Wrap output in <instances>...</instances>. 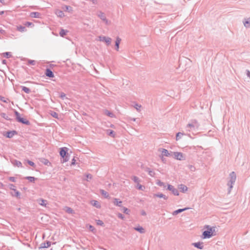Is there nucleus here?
<instances>
[{"label":"nucleus","instance_id":"obj_1","mask_svg":"<svg viewBox=\"0 0 250 250\" xmlns=\"http://www.w3.org/2000/svg\"><path fill=\"white\" fill-rule=\"evenodd\" d=\"M204 228L206 230H205L203 233V238L204 239L209 238L215 235V227L206 225L204 227Z\"/></svg>","mask_w":250,"mask_h":250},{"label":"nucleus","instance_id":"obj_2","mask_svg":"<svg viewBox=\"0 0 250 250\" xmlns=\"http://www.w3.org/2000/svg\"><path fill=\"white\" fill-rule=\"evenodd\" d=\"M15 114L16 116V119L19 122H21V123L26 124V125H28L29 124V122L28 121L26 120V119H24L23 118H21L20 116V114L18 111H15Z\"/></svg>","mask_w":250,"mask_h":250},{"label":"nucleus","instance_id":"obj_3","mask_svg":"<svg viewBox=\"0 0 250 250\" xmlns=\"http://www.w3.org/2000/svg\"><path fill=\"white\" fill-rule=\"evenodd\" d=\"M15 114L16 116V119L19 122H21V123L26 124V125H28L29 124V122L28 121L26 120V119H24L23 118H21L20 116V114L18 111H15Z\"/></svg>","mask_w":250,"mask_h":250},{"label":"nucleus","instance_id":"obj_4","mask_svg":"<svg viewBox=\"0 0 250 250\" xmlns=\"http://www.w3.org/2000/svg\"><path fill=\"white\" fill-rule=\"evenodd\" d=\"M67 148L66 147H62V148H61V150H60V155L64 158L63 159V163L64 162H66L68 161L67 159H66V158H64V157L66 155V153H67Z\"/></svg>","mask_w":250,"mask_h":250},{"label":"nucleus","instance_id":"obj_5","mask_svg":"<svg viewBox=\"0 0 250 250\" xmlns=\"http://www.w3.org/2000/svg\"><path fill=\"white\" fill-rule=\"evenodd\" d=\"M99 41L101 42H104L107 45H109L111 42V39L110 38L106 37L104 36H100L99 37Z\"/></svg>","mask_w":250,"mask_h":250},{"label":"nucleus","instance_id":"obj_6","mask_svg":"<svg viewBox=\"0 0 250 250\" xmlns=\"http://www.w3.org/2000/svg\"><path fill=\"white\" fill-rule=\"evenodd\" d=\"M174 158L176 159L181 160L183 159L184 156L182 153L178 152H175L173 153Z\"/></svg>","mask_w":250,"mask_h":250},{"label":"nucleus","instance_id":"obj_7","mask_svg":"<svg viewBox=\"0 0 250 250\" xmlns=\"http://www.w3.org/2000/svg\"><path fill=\"white\" fill-rule=\"evenodd\" d=\"M230 188L232 187V184L235 182V179H236V175L234 172H232L230 174Z\"/></svg>","mask_w":250,"mask_h":250},{"label":"nucleus","instance_id":"obj_8","mask_svg":"<svg viewBox=\"0 0 250 250\" xmlns=\"http://www.w3.org/2000/svg\"><path fill=\"white\" fill-rule=\"evenodd\" d=\"M167 188L168 190L171 191L174 195H176V196L179 195V192L177 190V189L175 188L171 185H168L167 186Z\"/></svg>","mask_w":250,"mask_h":250},{"label":"nucleus","instance_id":"obj_9","mask_svg":"<svg viewBox=\"0 0 250 250\" xmlns=\"http://www.w3.org/2000/svg\"><path fill=\"white\" fill-rule=\"evenodd\" d=\"M90 204L93 206L96 207V208H101V204L99 202L96 200H92L90 201Z\"/></svg>","mask_w":250,"mask_h":250},{"label":"nucleus","instance_id":"obj_10","mask_svg":"<svg viewBox=\"0 0 250 250\" xmlns=\"http://www.w3.org/2000/svg\"><path fill=\"white\" fill-rule=\"evenodd\" d=\"M45 75L47 77H50V78L54 77V74H53L52 71L51 70L49 69H47L46 70Z\"/></svg>","mask_w":250,"mask_h":250},{"label":"nucleus","instance_id":"obj_11","mask_svg":"<svg viewBox=\"0 0 250 250\" xmlns=\"http://www.w3.org/2000/svg\"><path fill=\"white\" fill-rule=\"evenodd\" d=\"M13 164L17 167H22V164L21 162L17 160H14L12 162Z\"/></svg>","mask_w":250,"mask_h":250},{"label":"nucleus","instance_id":"obj_12","mask_svg":"<svg viewBox=\"0 0 250 250\" xmlns=\"http://www.w3.org/2000/svg\"><path fill=\"white\" fill-rule=\"evenodd\" d=\"M153 197L154 198H155V197L163 198H164L165 200H167V197L166 196H165V195H164V194H163L162 193L154 194L153 195Z\"/></svg>","mask_w":250,"mask_h":250},{"label":"nucleus","instance_id":"obj_13","mask_svg":"<svg viewBox=\"0 0 250 250\" xmlns=\"http://www.w3.org/2000/svg\"><path fill=\"white\" fill-rule=\"evenodd\" d=\"M30 16L32 18H39L40 16V14L38 12H32L30 14Z\"/></svg>","mask_w":250,"mask_h":250},{"label":"nucleus","instance_id":"obj_14","mask_svg":"<svg viewBox=\"0 0 250 250\" xmlns=\"http://www.w3.org/2000/svg\"><path fill=\"white\" fill-rule=\"evenodd\" d=\"M161 153H162V155H163V156H169L170 155V154L166 149H162Z\"/></svg>","mask_w":250,"mask_h":250},{"label":"nucleus","instance_id":"obj_15","mask_svg":"<svg viewBox=\"0 0 250 250\" xmlns=\"http://www.w3.org/2000/svg\"><path fill=\"white\" fill-rule=\"evenodd\" d=\"M121 41V39L118 37L116 39V42H115V45L116 47V50L118 51L119 48V44L120 43V42Z\"/></svg>","mask_w":250,"mask_h":250},{"label":"nucleus","instance_id":"obj_16","mask_svg":"<svg viewBox=\"0 0 250 250\" xmlns=\"http://www.w3.org/2000/svg\"><path fill=\"white\" fill-rule=\"evenodd\" d=\"M179 188L181 190L182 192H185L188 190V188L184 185H180L179 186Z\"/></svg>","mask_w":250,"mask_h":250},{"label":"nucleus","instance_id":"obj_17","mask_svg":"<svg viewBox=\"0 0 250 250\" xmlns=\"http://www.w3.org/2000/svg\"><path fill=\"white\" fill-rule=\"evenodd\" d=\"M56 15L61 18L64 17V14L62 11L61 10H57L56 12Z\"/></svg>","mask_w":250,"mask_h":250},{"label":"nucleus","instance_id":"obj_18","mask_svg":"<svg viewBox=\"0 0 250 250\" xmlns=\"http://www.w3.org/2000/svg\"><path fill=\"white\" fill-rule=\"evenodd\" d=\"M16 134V131H13L10 132H8L6 133V137L7 138H11Z\"/></svg>","mask_w":250,"mask_h":250},{"label":"nucleus","instance_id":"obj_19","mask_svg":"<svg viewBox=\"0 0 250 250\" xmlns=\"http://www.w3.org/2000/svg\"><path fill=\"white\" fill-rule=\"evenodd\" d=\"M193 245L195 247H197L200 249H202L203 248V245L202 243H200V242L195 243H194Z\"/></svg>","mask_w":250,"mask_h":250},{"label":"nucleus","instance_id":"obj_20","mask_svg":"<svg viewBox=\"0 0 250 250\" xmlns=\"http://www.w3.org/2000/svg\"><path fill=\"white\" fill-rule=\"evenodd\" d=\"M50 246V244L49 243H47L46 244H43L42 246L39 248V250H42L43 248H48Z\"/></svg>","mask_w":250,"mask_h":250},{"label":"nucleus","instance_id":"obj_21","mask_svg":"<svg viewBox=\"0 0 250 250\" xmlns=\"http://www.w3.org/2000/svg\"><path fill=\"white\" fill-rule=\"evenodd\" d=\"M17 29L20 32H24L26 31L25 27L21 25L17 26Z\"/></svg>","mask_w":250,"mask_h":250},{"label":"nucleus","instance_id":"obj_22","mask_svg":"<svg viewBox=\"0 0 250 250\" xmlns=\"http://www.w3.org/2000/svg\"><path fill=\"white\" fill-rule=\"evenodd\" d=\"M100 192H101V194H102V195H103L105 198H108V197H109V195H108V193H107L106 191H104V190L102 189V190H100Z\"/></svg>","mask_w":250,"mask_h":250},{"label":"nucleus","instance_id":"obj_23","mask_svg":"<svg viewBox=\"0 0 250 250\" xmlns=\"http://www.w3.org/2000/svg\"><path fill=\"white\" fill-rule=\"evenodd\" d=\"M64 209H65V211L68 213H70V214L74 213L73 210L69 207H65Z\"/></svg>","mask_w":250,"mask_h":250},{"label":"nucleus","instance_id":"obj_24","mask_svg":"<svg viewBox=\"0 0 250 250\" xmlns=\"http://www.w3.org/2000/svg\"><path fill=\"white\" fill-rule=\"evenodd\" d=\"M104 114L105 115H106L107 116H108L109 117H114V114L112 112H110V111H109L108 110H105L104 111Z\"/></svg>","mask_w":250,"mask_h":250},{"label":"nucleus","instance_id":"obj_25","mask_svg":"<svg viewBox=\"0 0 250 250\" xmlns=\"http://www.w3.org/2000/svg\"><path fill=\"white\" fill-rule=\"evenodd\" d=\"M42 162L44 165H45L46 166H51V163L47 159H43V160L42 161Z\"/></svg>","mask_w":250,"mask_h":250},{"label":"nucleus","instance_id":"obj_26","mask_svg":"<svg viewBox=\"0 0 250 250\" xmlns=\"http://www.w3.org/2000/svg\"><path fill=\"white\" fill-rule=\"evenodd\" d=\"M114 202V205H115L116 206H120V204L122 203V201H118V200L117 199H116V198H115L114 199V202Z\"/></svg>","mask_w":250,"mask_h":250},{"label":"nucleus","instance_id":"obj_27","mask_svg":"<svg viewBox=\"0 0 250 250\" xmlns=\"http://www.w3.org/2000/svg\"><path fill=\"white\" fill-rule=\"evenodd\" d=\"M22 89L26 93H29L30 92V89L25 86H22Z\"/></svg>","mask_w":250,"mask_h":250},{"label":"nucleus","instance_id":"obj_28","mask_svg":"<svg viewBox=\"0 0 250 250\" xmlns=\"http://www.w3.org/2000/svg\"><path fill=\"white\" fill-rule=\"evenodd\" d=\"M26 179H28L30 182L34 183L35 180V178L34 177L27 176L25 177Z\"/></svg>","mask_w":250,"mask_h":250},{"label":"nucleus","instance_id":"obj_29","mask_svg":"<svg viewBox=\"0 0 250 250\" xmlns=\"http://www.w3.org/2000/svg\"><path fill=\"white\" fill-rule=\"evenodd\" d=\"M244 25L247 27L250 26V18L244 22Z\"/></svg>","mask_w":250,"mask_h":250},{"label":"nucleus","instance_id":"obj_30","mask_svg":"<svg viewBox=\"0 0 250 250\" xmlns=\"http://www.w3.org/2000/svg\"><path fill=\"white\" fill-rule=\"evenodd\" d=\"M135 229L139 231L140 233L145 232L144 229L142 227L136 228Z\"/></svg>","mask_w":250,"mask_h":250},{"label":"nucleus","instance_id":"obj_31","mask_svg":"<svg viewBox=\"0 0 250 250\" xmlns=\"http://www.w3.org/2000/svg\"><path fill=\"white\" fill-rule=\"evenodd\" d=\"M132 180L134 181V182L135 183H136L137 184L139 183L140 182V180L139 179V178H138L136 176H134L132 177Z\"/></svg>","mask_w":250,"mask_h":250},{"label":"nucleus","instance_id":"obj_32","mask_svg":"<svg viewBox=\"0 0 250 250\" xmlns=\"http://www.w3.org/2000/svg\"><path fill=\"white\" fill-rule=\"evenodd\" d=\"M66 33V31L64 29H62L60 32V35L62 37H64Z\"/></svg>","mask_w":250,"mask_h":250},{"label":"nucleus","instance_id":"obj_33","mask_svg":"<svg viewBox=\"0 0 250 250\" xmlns=\"http://www.w3.org/2000/svg\"><path fill=\"white\" fill-rule=\"evenodd\" d=\"M89 229H90V230H91L92 232L95 233V229L94 228V227H93L92 226L90 225H87Z\"/></svg>","mask_w":250,"mask_h":250},{"label":"nucleus","instance_id":"obj_34","mask_svg":"<svg viewBox=\"0 0 250 250\" xmlns=\"http://www.w3.org/2000/svg\"><path fill=\"white\" fill-rule=\"evenodd\" d=\"M157 184L161 187H166L165 184L163 182H162L161 181H160V180H157Z\"/></svg>","mask_w":250,"mask_h":250},{"label":"nucleus","instance_id":"obj_35","mask_svg":"<svg viewBox=\"0 0 250 250\" xmlns=\"http://www.w3.org/2000/svg\"><path fill=\"white\" fill-rule=\"evenodd\" d=\"M0 115L3 118H4L6 120H10V119L8 117V116L5 113H1Z\"/></svg>","mask_w":250,"mask_h":250},{"label":"nucleus","instance_id":"obj_36","mask_svg":"<svg viewBox=\"0 0 250 250\" xmlns=\"http://www.w3.org/2000/svg\"><path fill=\"white\" fill-rule=\"evenodd\" d=\"M188 209V208H183V209H178V210L175 211L174 213L175 214H178V213H179L180 212H181L182 211H183L184 210H187Z\"/></svg>","mask_w":250,"mask_h":250},{"label":"nucleus","instance_id":"obj_37","mask_svg":"<svg viewBox=\"0 0 250 250\" xmlns=\"http://www.w3.org/2000/svg\"><path fill=\"white\" fill-rule=\"evenodd\" d=\"M65 10L68 11V12H70L72 11V8L70 6L65 5Z\"/></svg>","mask_w":250,"mask_h":250},{"label":"nucleus","instance_id":"obj_38","mask_svg":"<svg viewBox=\"0 0 250 250\" xmlns=\"http://www.w3.org/2000/svg\"><path fill=\"white\" fill-rule=\"evenodd\" d=\"M28 63L30 65H35L36 64V62L34 60H29L28 61Z\"/></svg>","mask_w":250,"mask_h":250},{"label":"nucleus","instance_id":"obj_39","mask_svg":"<svg viewBox=\"0 0 250 250\" xmlns=\"http://www.w3.org/2000/svg\"><path fill=\"white\" fill-rule=\"evenodd\" d=\"M14 191L15 193V196H16L18 198H19L20 196V192L18 191H17L16 189H14Z\"/></svg>","mask_w":250,"mask_h":250},{"label":"nucleus","instance_id":"obj_40","mask_svg":"<svg viewBox=\"0 0 250 250\" xmlns=\"http://www.w3.org/2000/svg\"><path fill=\"white\" fill-rule=\"evenodd\" d=\"M137 188L138 189H139L140 190H144V188L141 185H140L139 183L137 184Z\"/></svg>","mask_w":250,"mask_h":250},{"label":"nucleus","instance_id":"obj_41","mask_svg":"<svg viewBox=\"0 0 250 250\" xmlns=\"http://www.w3.org/2000/svg\"><path fill=\"white\" fill-rule=\"evenodd\" d=\"M96 223L98 225H100V226H103L104 225L103 222L100 220H97Z\"/></svg>","mask_w":250,"mask_h":250},{"label":"nucleus","instance_id":"obj_42","mask_svg":"<svg viewBox=\"0 0 250 250\" xmlns=\"http://www.w3.org/2000/svg\"><path fill=\"white\" fill-rule=\"evenodd\" d=\"M108 134L109 135L111 136L112 137H114L115 136L114 132L112 130H109L108 131Z\"/></svg>","mask_w":250,"mask_h":250},{"label":"nucleus","instance_id":"obj_43","mask_svg":"<svg viewBox=\"0 0 250 250\" xmlns=\"http://www.w3.org/2000/svg\"><path fill=\"white\" fill-rule=\"evenodd\" d=\"M123 211L124 213H125L127 214H129V210L127 208L124 207L123 208Z\"/></svg>","mask_w":250,"mask_h":250},{"label":"nucleus","instance_id":"obj_44","mask_svg":"<svg viewBox=\"0 0 250 250\" xmlns=\"http://www.w3.org/2000/svg\"><path fill=\"white\" fill-rule=\"evenodd\" d=\"M40 205H41L42 206H45V202L46 201H45L44 200H43V199H41L40 200Z\"/></svg>","mask_w":250,"mask_h":250},{"label":"nucleus","instance_id":"obj_45","mask_svg":"<svg viewBox=\"0 0 250 250\" xmlns=\"http://www.w3.org/2000/svg\"><path fill=\"white\" fill-rule=\"evenodd\" d=\"M25 25L27 26H33V24L32 22H26L24 23Z\"/></svg>","mask_w":250,"mask_h":250},{"label":"nucleus","instance_id":"obj_46","mask_svg":"<svg viewBox=\"0 0 250 250\" xmlns=\"http://www.w3.org/2000/svg\"><path fill=\"white\" fill-rule=\"evenodd\" d=\"M51 115L54 118H58V114L56 112H53L52 113H51Z\"/></svg>","mask_w":250,"mask_h":250},{"label":"nucleus","instance_id":"obj_47","mask_svg":"<svg viewBox=\"0 0 250 250\" xmlns=\"http://www.w3.org/2000/svg\"><path fill=\"white\" fill-rule=\"evenodd\" d=\"M9 180L12 182H15L16 181L15 178L14 177H10Z\"/></svg>","mask_w":250,"mask_h":250},{"label":"nucleus","instance_id":"obj_48","mask_svg":"<svg viewBox=\"0 0 250 250\" xmlns=\"http://www.w3.org/2000/svg\"><path fill=\"white\" fill-rule=\"evenodd\" d=\"M27 163L31 166L32 167H34L35 166V164L32 162V161H27Z\"/></svg>","mask_w":250,"mask_h":250},{"label":"nucleus","instance_id":"obj_49","mask_svg":"<svg viewBox=\"0 0 250 250\" xmlns=\"http://www.w3.org/2000/svg\"><path fill=\"white\" fill-rule=\"evenodd\" d=\"M60 97L62 99H64L65 97V94L63 93H61Z\"/></svg>","mask_w":250,"mask_h":250},{"label":"nucleus","instance_id":"obj_50","mask_svg":"<svg viewBox=\"0 0 250 250\" xmlns=\"http://www.w3.org/2000/svg\"><path fill=\"white\" fill-rule=\"evenodd\" d=\"M118 217H119L120 218L122 219H124V217L123 216V215L121 214V213H118Z\"/></svg>","mask_w":250,"mask_h":250},{"label":"nucleus","instance_id":"obj_51","mask_svg":"<svg viewBox=\"0 0 250 250\" xmlns=\"http://www.w3.org/2000/svg\"><path fill=\"white\" fill-rule=\"evenodd\" d=\"M141 105H138V104H136V105H135V108H136V109H137V110H140V109H141Z\"/></svg>","mask_w":250,"mask_h":250},{"label":"nucleus","instance_id":"obj_52","mask_svg":"<svg viewBox=\"0 0 250 250\" xmlns=\"http://www.w3.org/2000/svg\"><path fill=\"white\" fill-rule=\"evenodd\" d=\"M0 100L5 103L7 102L6 100H5L4 97H0Z\"/></svg>","mask_w":250,"mask_h":250},{"label":"nucleus","instance_id":"obj_53","mask_svg":"<svg viewBox=\"0 0 250 250\" xmlns=\"http://www.w3.org/2000/svg\"><path fill=\"white\" fill-rule=\"evenodd\" d=\"M183 134L181 133H178L176 135V140H177L178 139V137H180V136L182 135Z\"/></svg>","mask_w":250,"mask_h":250},{"label":"nucleus","instance_id":"obj_54","mask_svg":"<svg viewBox=\"0 0 250 250\" xmlns=\"http://www.w3.org/2000/svg\"><path fill=\"white\" fill-rule=\"evenodd\" d=\"M10 188L13 190H14V189H15V187L12 184L10 185Z\"/></svg>","mask_w":250,"mask_h":250},{"label":"nucleus","instance_id":"obj_55","mask_svg":"<svg viewBox=\"0 0 250 250\" xmlns=\"http://www.w3.org/2000/svg\"><path fill=\"white\" fill-rule=\"evenodd\" d=\"M75 162H76V160H75V159L74 158L73 160H72V164L71 165H74L75 164Z\"/></svg>","mask_w":250,"mask_h":250},{"label":"nucleus","instance_id":"obj_56","mask_svg":"<svg viewBox=\"0 0 250 250\" xmlns=\"http://www.w3.org/2000/svg\"><path fill=\"white\" fill-rule=\"evenodd\" d=\"M9 55H10V53H8V52H6V53L4 54V56H6L7 57H8V56Z\"/></svg>","mask_w":250,"mask_h":250},{"label":"nucleus","instance_id":"obj_57","mask_svg":"<svg viewBox=\"0 0 250 250\" xmlns=\"http://www.w3.org/2000/svg\"><path fill=\"white\" fill-rule=\"evenodd\" d=\"M188 126H189V127H194V125H192V124H188Z\"/></svg>","mask_w":250,"mask_h":250},{"label":"nucleus","instance_id":"obj_58","mask_svg":"<svg viewBox=\"0 0 250 250\" xmlns=\"http://www.w3.org/2000/svg\"><path fill=\"white\" fill-rule=\"evenodd\" d=\"M103 17H103V20H105V17H104V16H103Z\"/></svg>","mask_w":250,"mask_h":250},{"label":"nucleus","instance_id":"obj_59","mask_svg":"<svg viewBox=\"0 0 250 250\" xmlns=\"http://www.w3.org/2000/svg\"><path fill=\"white\" fill-rule=\"evenodd\" d=\"M3 13V12H1L0 14H1Z\"/></svg>","mask_w":250,"mask_h":250},{"label":"nucleus","instance_id":"obj_60","mask_svg":"<svg viewBox=\"0 0 250 250\" xmlns=\"http://www.w3.org/2000/svg\"><path fill=\"white\" fill-rule=\"evenodd\" d=\"M149 173H150V175H151L152 172H150Z\"/></svg>","mask_w":250,"mask_h":250},{"label":"nucleus","instance_id":"obj_61","mask_svg":"<svg viewBox=\"0 0 250 250\" xmlns=\"http://www.w3.org/2000/svg\"><path fill=\"white\" fill-rule=\"evenodd\" d=\"M149 173H150V175H151L152 172H150Z\"/></svg>","mask_w":250,"mask_h":250},{"label":"nucleus","instance_id":"obj_62","mask_svg":"<svg viewBox=\"0 0 250 250\" xmlns=\"http://www.w3.org/2000/svg\"><path fill=\"white\" fill-rule=\"evenodd\" d=\"M2 0H0V2H2Z\"/></svg>","mask_w":250,"mask_h":250}]
</instances>
